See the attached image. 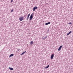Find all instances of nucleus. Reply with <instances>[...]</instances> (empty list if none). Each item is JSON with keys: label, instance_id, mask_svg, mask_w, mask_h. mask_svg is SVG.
I'll use <instances>...</instances> for the list:
<instances>
[{"label": "nucleus", "instance_id": "obj_9", "mask_svg": "<svg viewBox=\"0 0 73 73\" xmlns=\"http://www.w3.org/2000/svg\"><path fill=\"white\" fill-rule=\"evenodd\" d=\"M30 14H29L28 15L27 17V20H28V19H29V16H30Z\"/></svg>", "mask_w": 73, "mask_h": 73}, {"label": "nucleus", "instance_id": "obj_12", "mask_svg": "<svg viewBox=\"0 0 73 73\" xmlns=\"http://www.w3.org/2000/svg\"><path fill=\"white\" fill-rule=\"evenodd\" d=\"M24 17H25V18H26V17H27V14H26V15H25L24 16Z\"/></svg>", "mask_w": 73, "mask_h": 73}, {"label": "nucleus", "instance_id": "obj_8", "mask_svg": "<svg viewBox=\"0 0 73 73\" xmlns=\"http://www.w3.org/2000/svg\"><path fill=\"white\" fill-rule=\"evenodd\" d=\"M9 69L10 70H13V68H11L10 67H9Z\"/></svg>", "mask_w": 73, "mask_h": 73}, {"label": "nucleus", "instance_id": "obj_16", "mask_svg": "<svg viewBox=\"0 0 73 73\" xmlns=\"http://www.w3.org/2000/svg\"><path fill=\"white\" fill-rule=\"evenodd\" d=\"M13 10L12 9V10H11V12H13Z\"/></svg>", "mask_w": 73, "mask_h": 73}, {"label": "nucleus", "instance_id": "obj_17", "mask_svg": "<svg viewBox=\"0 0 73 73\" xmlns=\"http://www.w3.org/2000/svg\"><path fill=\"white\" fill-rule=\"evenodd\" d=\"M68 24H71L72 25V23L70 22L68 23Z\"/></svg>", "mask_w": 73, "mask_h": 73}, {"label": "nucleus", "instance_id": "obj_6", "mask_svg": "<svg viewBox=\"0 0 73 73\" xmlns=\"http://www.w3.org/2000/svg\"><path fill=\"white\" fill-rule=\"evenodd\" d=\"M37 9V7H35L33 8V11H35V10H36V9Z\"/></svg>", "mask_w": 73, "mask_h": 73}, {"label": "nucleus", "instance_id": "obj_18", "mask_svg": "<svg viewBox=\"0 0 73 73\" xmlns=\"http://www.w3.org/2000/svg\"><path fill=\"white\" fill-rule=\"evenodd\" d=\"M69 34H69L68 33H67V36H68V35H69Z\"/></svg>", "mask_w": 73, "mask_h": 73}, {"label": "nucleus", "instance_id": "obj_7", "mask_svg": "<svg viewBox=\"0 0 73 73\" xmlns=\"http://www.w3.org/2000/svg\"><path fill=\"white\" fill-rule=\"evenodd\" d=\"M14 56V54H10L9 57H12V56Z\"/></svg>", "mask_w": 73, "mask_h": 73}, {"label": "nucleus", "instance_id": "obj_3", "mask_svg": "<svg viewBox=\"0 0 73 73\" xmlns=\"http://www.w3.org/2000/svg\"><path fill=\"white\" fill-rule=\"evenodd\" d=\"M62 47V46H61L58 49V50H61V48Z\"/></svg>", "mask_w": 73, "mask_h": 73}, {"label": "nucleus", "instance_id": "obj_15", "mask_svg": "<svg viewBox=\"0 0 73 73\" xmlns=\"http://www.w3.org/2000/svg\"><path fill=\"white\" fill-rule=\"evenodd\" d=\"M13 1V0H11V3H12Z\"/></svg>", "mask_w": 73, "mask_h": 73}, {"label": "nucleus", "instance_id": "obj_1", "mask_svg": "<svg viewBox=\"0 0 73 73\" xmlns=\"http://www.w3.org/2000/svg\"><path fill=\"white\" fill-rule=\"evenodd\" d=\"M33 13H32L31 15L29 18L30 20H31L33 19Z\"/></svg>", "mask_w": 73, "mask_h": 73}, {"label": "nucleus", "instance_id": "obj_13", "mask_svg": "<svg viewBox=\"0 0 73 73\" xmlns=\"http://www.w3.org/2000/svg\"><path fill=\"white\" fill-rule=\"evenodd\" d=\"M49 66V65H48L47 67H45V68H48Z\"/></svg>", "mask_w": 73, "mask_h": 73}, {"label": "nucleus", "instance_id": "obj_11", "mask_svg": "<svg viewBox=\"0 0 73 73\" xmlns=\"http://www.w3.org/2000/svg\"><path fill=\"white\" fill-rule=\"evenodd\" d=\"M25 53H26V51H25L24 52H23L22 53L21 55H23V54H24Z\"/></svg>", "mask_w": 73, "mask_h": 73}, {"label": "nucleus", "instance_id": "obj_5", "mask_svg": "<svg viewBox=\"0 0 73 73\" xmlns=\"http://www.w3.org/2000/svg\"><path fill=\"white\" fill-rule=\"evenodd\" d=\"M50 24V22H49L47 23H45L46 25H48V24Z\"/></svg>", "mask_w": 73, "mask_h": 73}, {"label": "nucleus", "instance_id": "obj_2", "mask_svg": "<svg viewBox=\"0 0 73 73\" xmlns=\"http://www.w3.org/2000/svg\"><path fill=\"white\" fill-rule=\"evenodd\" d=\"M19 19L20 21H23V19H24V17H21L19 18Z\"/></svg>", "mask_w": 73, "mask_h": 73}, {"label": "nucleus", "instance_id": "obj_10", "mask_svg": "<svg viewBox=\"0 0 73 73\" xmlns=\"http://www.w3.org/2000/svg\"><path fill=\"white\" fill-rule=\"evenodd\" d=\"M33 42L31 41L30 42V44L31 45H32L33 44Z\"/></svg>", "mask_w": 73, "mask_h": 73}, {"label": "nucleus", "instance_id": "obj_4", "mask_svg": "<svg viewBox=\"0 0 73 73\" xmlns=\"http://www.w3.org/2000/svg\"><path fill=\"white\" fill-rule=\"evenodd\" d=\"M54 57V54H52L51 56V58L52 59L53 57Z\"/></svg>", "mask_w": 73, "mask_h": 73}, {"label": "nucleus", "instance_id": "obj_14", "mask_svg": "<svg viewBox=\"0 0 73 73\" xmlns=\"http://www.w3.org/2000/svg\"><path fill=\"white\" fill-rule=\"evenodd\" d=\"M72 33V31H70L69 33L70 34V33Z\"/></svg>", "mask_w": 73, "mask_h": 73}, {"label": "nucleus", "instance_id": "obj_20", "mask_svg": "<svg viewBox=\"0 0 73 73\" xmlns=\"http://www.w3.org/2000/svg\"><path fill=\"white\" fill-rule=\"evenodd\" d=\"M42 39H43V40H44V37H42Z\"/></svg>", "mask_w": 73, "mask_h": 73}, {"label": "nucleus", "instance_id": "obj_19", "mask_svg": "<svg viewBox=\"0 0 73 73\" xmlns=\"http://www.w3.org/2000/svg\"><path fill=\"white\" fill-rule=\"evenodd\" d=\"M46 37H47V36H46L44 38V40H45V39L46 38Z\"/></svg>", "mask_w": 73, "mask_h": 73}]
</instances>
